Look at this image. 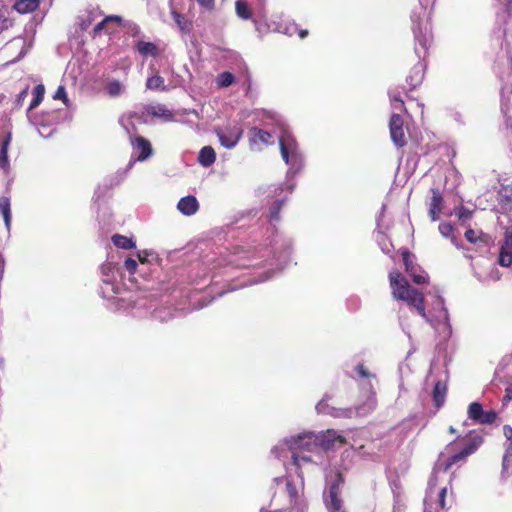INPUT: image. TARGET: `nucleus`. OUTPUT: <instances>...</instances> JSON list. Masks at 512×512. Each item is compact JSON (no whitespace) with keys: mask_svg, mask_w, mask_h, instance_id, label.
<instances>
[{"mask_svg":"<svg viewBox=\"0 0 512 512\" xmlns=\"http://www.w3.org/2000/svg\"><path fill=\"white\" fill-rule=\"evenodd\" d=\"M105 92L112 98L121 96L125 92V85L116 79H110L104 87Z\"/></svg>","mask_w":512,"mask_h":512,"instance_id":"22","label":"nucleus"},{"mask_svg":"<svg viewBox=\"0 0 512 512\" xmlns=\"http://www.w3.org/2000/svg\"><path fill=\"white\" fill-rule=\"evenodd\" d=\"M44 93H45L44 85L39 84L34 88V90H33L34 98H33L32 102L30 103L28 111L36 108L42 102V100L44 98Z\"/></svg>","mask_w":512,"mask_h":512,"instance_id":"34","label":"nucleus"},{"mask_svg":"<svg viewBox=\"0 0 512 512\" xmlns=\"http://www.w3.org/2000/svg\"><path fill=\"white\" fill-rule=\"evenodd\" d=\"M432 197L429 208V215L432 221H436L442 210V195L437 189H431Z\"/></svg>","mask_w":512,"mask_h":512,"instance_id":"19","label":"nucleus"},{"mask_svg":"<svg viewBox=\"0 0 512 512\" xmlns=\"http://www.w3.org/2000/svg\"><path fill=\"white\" fill-rule=\"evenodd\" d=\"M152 115L160 118H164L167 121H171L173 119L172 112L167 109L164 105H157L152 108Z\"/></svg>","mask_w":512,"mask_h":512,"instance_id":"38","label":"nucleus"},{"mask_svg":"<svg viewBox=\"0 0 512 512\" xmlns=\"http://www.w3.org/2000/svg\"><path fill=\"white\" fill-rule=\"evenodd\" d=\"M411 21L415 39L414 50L419 58V62L412 68L409 76L407 77V82L411 88H415L423 80L424 64L421 60L426 57L433 39L427 7H424L423 4L420 3V6L411 14Z\"/></svg>","mask_w":512,"mask_h":512,"instance_id":"4","label":"nucleus"},{"mask_svg":"<svg viewBox=\"0 0 512 512\" xmlns=\"http://www.w3.org/2000/svg\"><path fill=\"white\" fill-rule=\"evenodd\" d=\"M249 140L251 146H255L258 144L269 145L273 143L272 135L269 132L255 127L250 129Z\"/></svg>","mask_w":512,"mask_h":512,"instance_id":"17","label":"nucleus"},{"mask_svg":"<svg viewBox=\"0 0 512 512\" xmlns=\"http://www.w3.org/2000/svg\"><path fill=\"white\" fill-rule=\"evenodd\" d=\"M0 213L3 216L5 226L9 231L11 227V205L10 199L7 196L0 197Z\"/></svg>","mask_w":512,"mask_h":512,"instance_id":"26","label":"nucleus"},{"mask_svg":"<svg viewBox=\"0 0 512 512\" xmlns=\"http://www.w3.org/2000/svg\"><path fill=\"white\" fill-rule=\"evenodd\" d=\"M502 110H503L504 112H506V108H505V106H504V105L502 106Z\"/></svg>","mask_w":512,"mask_h":512,"instance_id":"61","label":"nucleus"},{"mask_svg":"<svg viewBox=\"0 0 512 512\" xmlns=\"http://www.w3.org/2000/svg\"><path fill=\"white\" fill-rule=\"evenodd\" d=\"M345 443V438L336 430L328 429L325 432L314 434L302 433L285 439L281 444L272 449V453L281 457L278 453L285 449L292 454L293 464L301 468L304 464L318 463L322 450L333 449Z\"/></svg>","mask_w":512,"mask_h":512,"instance_id":"1","label":"nucleus"},{"mask_svg":"<svg viewBox=\"0 0 512 512\" xmlns=\"http://www.w3.org/2000/svg\"><path fill=\"white\" fill-rule=\"evenodd\" d=\"M446 395V385L441 381L436 382L433 389V400L437 407L443 405Z\"/></svg>","mask_w":512,"mask_h":512,"instance_id":"28","label":"nucleus"},{"mask_svg":"<svg viewBox=\"0 0 512 512\" xmlns=\"http://www.w3.org/2000/svg\"><path fill=\"white\" fill-rule=\"evenodd\" d=\"M221 145L227 149L234 148L242 137L243 129L238 124L216 129Z\"/></svg>","mask_w":512,"mask_h":512,"instance_id":"11","label":"nucleus"},{"mask_svg":"<svg viewBox=\"0 0 512 512\" xmlns=\"http://www.w3.org/2000/svg\"><path fill=\"white\" fill-rule=\"evenodd\" d=\"M28 96V87L23 89L17 97V104H22V102L25 100V98Z\"/></svg>","mask_w":512,"mask_h":512,"instance_id":"53","label":"nucleus"},{"mask_svg":"<svg viewBox=\"0 0 512 512\" xmlns=\"http://www.w3.org/2000/svg\"><path fill=\"white\" fill-rule=\"evenodd\" d=\"M416 284H424L427 282V274L417 265L412 271L407 272Z\"/></svg>","mask_w":512,"mask_h":512,"instance_id":"35","label":"nucleus"},{"mask_svg":"<svg viewBox=\"0 0 512 512\" xmlns=\"http://www.w3.org/2000/svg\"><path fill=\"white\" fill-rule=\"evenodd\" d=\"M54 98L61 99V100H63V102L65 104H67L68 99H67L65 88L63 86L58 87L57 91L55 92Z\"/></svg>","mask_w":512,"mask_h":512,"instance_id":"48","label":"nucleus"},{"mask_svg":"<svg viewBox=\"0 0 512 512\" xmlns=\"http://www.w3.org/2000/svg\"><path fill=\"white\" fill-rule=\"evenodd\" d=\"M234 80L235 78L233 74H231L230 72H223L217 76L216 83L219 87L225 88L229 87L234 82Z\"/></svg>","mask_w":512,"mask_h":512,"instance_id":"39","label":"nucleus"},{"mask_svg":"<svg viewBox=\"0 0 512 512\" xmlns=\"http://www.w3.org/2000/svg\"><path fill=\"white\" fill-rule=\"evenodd\" d=\"M449 431H450L451 433H455V429H454V427H453V426H450V427H449Z\"/></svg>","mask_w":512,"mask_h":512,"instance_id":"59","label":"nucleus"},{"mask_svg":"<svg viewBox=\"0 0 512 512\" xmlns=\"http://www.w3.org/2000/svg\"><path fill=\"white\" fill-rule=\"evenodd\" d=\"M475 276H476V277L478 278V280H479V281H481V282H485V281H486V280H488V279H491V280H493V281H496V280H498V279H499V277H500V276H499V272H498V270H497L495 267H492V268H491V271H490V273H489V275H488V276H483V275H481V274H480V273H478V272H475Z\"/></svg>","mask_w":512,"mask_h":512,"instance_id":"44","label":"nucleus"},{"mask_svg":"<svg viewBox=\"0 0 512 512\" xmlns=\"http://www.w3.org/2000/svg\"><path fill=\"white\" fill-rule=\"evenodd\" d=\"M40 0H17L14 4V9L21 13L26 14L33 12L38 8Z\"/></svg>","mask_w":512,"mask_h":512,"instance_id":"24","label":"nucleus"},{"mask_svg":"<svg viewBox=\"0 0 512 512\" xmlns=\"http://www.w3.org/2000/svg\"><path fill=\"white\" fill-rule=\"evenodd\" d=\"M298 33H299V37L301 39H303V38H305L307 36L308 31L307 30H299Z\"/></svg>","mask_w":512,"mask_h":512,"instance_id":"57","label":"nucleus"},{"mask_svg":"<svg viewBox=\"0 0 512 512\" xmlns=\"http://www.w3.org/2000/svg\"><path fill=\"white\" fill-rule=\"evenodd\" d=\"M453 229V226L448 222H443L439 225L440 234L446 238L450 237L453 245H455L457 248H460L457 239L452 235Z\"/></svg>","mask_w":512,"mask_h":512,"instance_id":"32","label":"nucleus"},{"mask_svg":"<svg viewBox=\"0 0 512 512\" xmlns=\"http://www.w3.org/2000/svg\"><path fill=\"white\" fill-rule=\"evenodd\" d=\"M197 3L205 10H212L215 5V0H196Z\"/></svg>","mask_w":512,"mask_h":512,"instance_id":"49","label":"nucleus"},{"mask_svg":"<svg viewBox=\"0 0 512 512\" xmlns=\"http://www.w3.org/2000/svg\"><path fill=\"white\" fill-rule=\"evenodd\" d=\"M356 372L358 373V375L362 378H370V377H373L374 376L372 374H370L363 365H357L356 367Z\"/></svg>","mask_w":512,"mask_h":512,"instance_id":"51","label":"nucleus"},{"mask_svg":"<svg viewBox=\"0 0 512 512\" xmlns=\"http://www.w3.org/2000/svg\"><path fill=\"white\" fill-rule=\"evenodd\" d=\"M102 286L101 292L105 298H113L118 294L120 287L116 283L115 267L112 263H107L101 266Z\"/></svg>","mask_w":512,"mask_h":512,"instance_id":"9","label":"nucleus"},{"mask_svg":"<svg viewBox=\"0 0 512 512\" xmlns=\"http://www.w3.org/2000/svg\"><path fill=\"white\" fill-rule=\"evenodd\" d=\"M177 209L185 216L194 215L199 209L198 200L192 195L182 197L178 201Z\"/></svg>","mask_w":512,"mask_h":512,"instance_id":"16","label":"nucleus"},{"mask_svg":"<svg viewBox=\"0 0 512 512\" xmlns=\"http://www.w3.org/2000/svg\"><path fill=\"white\" fill-rule=\"evenodd\" d=\"M285 202V198H281L275 202V204L270 208L269 218L270 221H278L279 220V211L282 205Z\"/></svg>","mask_w":512,"mask_h":512,"instance_id":"41","label":"nucleus"},{"mask_svg":"<svg viewBox=\"0 0 512 512\" xmlns=\"http://www.w3.org/2000/svg\"><path fill=\"white\" fill-rule=\"evenodd\" d=\"M112 241L116 247L122 248V249H132L135 247V242L126 236L122 235H114L112 237Z\"/></svg>","mask_w":512,"mask_h":512,"instance_id":"29","label":"nucleus"},{"mask_svg":"<svg viewBox=\"0 0 512 512\" xmlns=\"http://www.w3.org/2000/svg\"><path fill=\"white\" fill-rule=\"evenodd\" d=\"M343 483L341 474H336L334 480L330 483L328 492L324 493V502L329 512H345L342 510V500L340 498V489Z\"/></svg>","mask_w":512,"mask_h":512,"instance_id":"8","label":"nucleus"},{"mask_svg":"<svg viewBox=\"0 0 512 512\" xmlns=\"http://www.w3.org/2000/svg\"><path fill=\"white\" fill-rule=\"evenodd\" d=\"M497 417L494 410L483 411L482 417L480 418V424H492Z\"/></svg>","mask_w":512,"mask_h":512,"instance_id":"45","label":"nucleus"},{"mask_svg":"<svg viewBox=\"0 0 512 512\" xmlns=\"http://www.w3.org/2000/svg\"><path fill=\"white\" fill-rule=\"evenodd\" d=\"M495 71L501 81H506V85L501 88V97L510 101L512 95V54L508 48L497 57Z\"/></svg>","mask_w":512,"mask_h":512,"instance_id":"7","label":"nucleus"},{"mask_svg":"<svg viewBox=\"0 0 512 512\" xmlns=\"http://www.w3.org/2000/svg\"><path fill=\"white\" fill-rule=\"evenodd\" d=\"M216 160V154L211 146H204L198 156V161L203 167L211 166Z\"/></svg>","mask_w":512,"mask_h":512,"instance_id":"23","label":"nucleus"},{"mask_svg":"<svg viewBox=\"0 0 512 512\" xmlns=\"http://www.w3.org/2000/svg\"><path fill=\"white\" fill-rule=\"evenodd\" d=\"M499 4L503 5L509 17H512V0H496Z\"/></svg>","mask_w":512,"mask_h":512,"instance_id":"50","label":"nucleus"},{"mask_svg":"<svg viewBox=\"0 0 512 512\" xmlns=\"http://www.w3.org/2000/svg\"><path fill=\"white\" fill-rule=\"evenodd\" d=\"M236 14L243 20L252 19L255 14L259 19H266L265 0H259L258 5L253 9L250 8L246 0H237L235 3Z\"/></svg>","mask_w":512,"mask_h":512,"instance_id":"12","label":"nucleus"},{"mask_svg":"<svg viewBox=\"0 0 512 512\" xmlns=\"http://www.w3.org/2000/svg\"><path fill=\"white\" fill-rule=\"evenodd\" d=\"M154 317L157 318V319H160L161 321L164 320V318H162L161 316H159L156 312L154 314Z\"/></svg>","mask_w":512,"mask_h":512,"instance_id":"58","label":"nucleus"},{"mask_svg":"<svg viewBox=\"0 0 512 512\" xmlns=\"http://www.w3.org/2000/svg\"><path fill=\"white\" fill-rule=\"evenodd\" d=\"M110 22H121V17L119 16H107L102 21H100L98 24L95 25L93 29L94 36L98 35L102 30L106 28V25Z\"/></svg>","mask_w":512,"mask_h":512,"instance_id":"37","label":"nucleus"},{"mask_svg":"<svg viewBox=\"0 0 512 512\" xmlns=\"http://www.w3.org/2000/svg\"><path fill=\"white\" fill-rule=\"evenodd\" d=\"M11 133H8L5 138L1 142L0 147V168L4 171L5 174H8L10 171V162L8 159V149L11 143Z\"/></svg>","mask_w":512,"mask_h":512,"instance_id":"18","label":"nucleus"},{"mask_svg":"<svg viewBox=\"0 0 512 512\" xmlns=\"http://www.w3.org/2000/svg\"><path fill=\"white\" fill-rule=\"evenodd\" d=\"M482 405L478 402H472L468 408V417L474 422L480 423V418L483 413Z\"/></svg>","mask_w":512,"mask_h":512,"instance_id":"30","label":"nucleus"},{"mask_svg":"<svg viewBox=\"0 0 512 512\" xmlns=\"http://www.w3.org/2000/svg\"><path fill=\"white\" fill-rule=\"evenodd\" d=\"M170 8H171V15L177 24L178 28L184 32L189 33L191 30V22L187 20L182 14L177 12L175 8L172 5V2H170Z\"/></svg>","mask_w":512,"mask_h":512,"instance_id":"27","label":"nucleus"},{"mask_svg":"<svg viewBox=\"0 0 512 512\" xmlns=\"http://www.w3.org/2000/svg\"><path fill=\"white\" fill-rule=\"evenodd\" d=\"M275 481L277 483L279 482H285L286 490L288 492V495L290 497L291 501H295L298 499L299 494L302 490V480L298 483V485L293 484L290 480L286 478H276Z\"/></svg>","mask_w":512,"mask_h":512,"instance_id":"25","label":"nucleus"},{"mask_svg":"<svg viewBox=\"0 0 512 512\" xmlns=\"http://www.w3.org/2000/svg\"><path fill=\"white\" fill-rule=\"evenodd\" d=\"M455 214L461 221H466L472 217V211L463 206L456 209Z\"/></svg>","mask_w":512,"mask_h":512,"instance_id":"46","label":"nucleus"},{"mask_svg":"<svg viewBox=\"0 0 512 512\" xmlns=\"http://www.w3.org/2000/svg\"><path fill=\"white\" fill-rule=\"evenodd\" d=\"M10 14L11 12L7 8H0V33L13 25Z\"/></svg>","mask_w":512,"mask_h":512,"instance_id":"31","label":"nucleus"},{"mask_svg":"<svg viewBox=\"0 0 512 512\" xmlns=\"http://www.w3.org/2000/svg\"><path fill=\"white\" fill-rule=\"evenodd\" d=\"M389 127L391 139L394 144L398 147H403L406 144L403 120L396 112H393L391 115Z\"/></svg>","mask_w":512,"mask_h":512,"instance_id":"14","label":"nucleus"},{"mask_svg":"<svg viewBox=\"0 0 512 512\" xmlns=\"http://www.w3.org/2000/svg\"><path fill=\"white\" fill-rule=\"evenodd\" d=\"M402 258L405 266L406 272L412 271L417 265L413 262L412 255L409 251H403Z\"/></svg>","mask_w":512,"mask_h":512,"instance_id":"43","label":"nucleus"},{"mask_svg":"<svg viewBox=\"0 0 512 512\" xmlns=\"http://www.w3.org/2000/svg\"><path fill=\"white\" fill-rule=\"evenodd\" d=\"M379 236L380 237H378V241H379V243L381 245L382 251L384 253H389L390 252V248H389L390 245L388 243L384 242V235L382 233H379Z\"/></svg>","mask_w":512,"mask_h":512,"instance_id":"52","label":"nucleus"},{"mask_svg":"<svg viewBox=\"0 0 512 512\" xmlns=\"http://www.w3.org/2000/svg\"><path fill=\"white\" fill-rule=\"evenodd\" d=\"M368 389H367V398L366 401L357 406L355 409L349 408V409H336L333 407H330L325 400H321L316 405V410L318 413L322 414H330L334 417H352L353 415L358 416H365L372 411L375 410L377 405V399H376V393L374 391L373 385L369 382L368 383Z\"/></svg>","mask_w":512,"mask_h":512,"instance_id":"6","label":"nucleus"},{"mask_svg":"<svg viewBox=\"0 0 512 512\" xmlns=\"http://www.w3.org/2000/svg\"><path fill=\"white\" fill-rule=\"evenodd\" d=\"M122 301H126V299H122ZM127 301H129V303L132 305V306H142L138 300H133L132 298H128Z\"/></svg>","mask_w":512,"mask_h":512,"instance_id":"56","label":"nucleus"},{"mask_svg":"<svg viewBox=\"0 0 512 512\" xmlns=\"http://www.w3.org/2000/svg\"><path fill=\"white\" fill-rule=\"evenodd\" d=\"M5 271V259L2 254H0V279L3 278Z\"/></svg>","mask_w":512,"mask_h":512,"instance_id":"55","label":"nucleus"},{"mask_svg":"<svg viewBox=\"0 0 512 512\" xmlns=\"http://www.w3.org/2000/svg\"><path fill=\"white\" fill-rule=\"evenodd\" d=\"M390 286L393 298L405 301L414 307L427 322H429L439 333L446 336L451 334L449 314L444 305V299L437 295L434 301V314L428 315L424 306V296L417 289L410 287L407 280L397 271L389 274Z\"/></svg>","mask_w":512,"mask_h":512,"instance_id":"2","label":"nucleus"},{"mask_svg":"<svg viewBox=\"0 0 512 512\" xmlns=\"http://www.w3.org/2000/svg\"><path fill=\"white\" fill-rule=\"evenodd\" d=\"M465 238L468 242L483 248H489L492 243V238L481 230L468 229Z\"/></svg>","mask_w":512,"mask_h":512,"instance_id":"15","label":"nucleus"},{"mask_svg":"<svg viewBox=\"0 0 512 512\" xmlns=\"http://www.w3.org/2000/svg\"><path fill=\"white\" fill-rule=\"evenodd\" d=\"M12 45L13 46H21V51H20V54H19V57H22L24 56L27 51L31 48L32 46V42H26L25 40H23L22 38H15L13 41H12Z\"/></svg>","mask_w":512,"mask_h":512,"instance_id":"42","label":"nucleus"},{"mask_svg":"<svg viewBox=\"0 0 512 512\" xmlns=\"http://www.w3.org/2000/svg\"><path fill=\"white\" fill-rule=\"evenodd\" d=\"M124 266L130 273H134L136 271L138 264L136 260L132 258H127L124 262Z\"/></svg>","mask_w":512,"mask_h":512,"instance_id":"47","label":"nucleus"},{"mask_svg":"<svg viewBox=\"0 0 512 512\" xmlns=\"http://www.w3.org/2000/svg\"><path fill=\"white\" fill-rule=\"evenodd\" d=\"M498 262L501 266L509 267L512 264V245L511 239L506 238L501 246Z\"/></svg>","mask_w":512,"mask_h":512,"instance_id":"20","label":"nucleus"},{"mask_svg":"<svg viewBox=\"0 0 512 512\" xmlns=\"http://www.w3.org/2000/svg\"><path fill=\"white\" fill-rule=\"evenodd\" d=\"M130 143L132 146V160L129 166H132L135 161H145L153 154L150 141L142 136H130Z\"/></svg>","mask_w":512,"mask_h":512,"instance_id":"10","label":"nucleus"},{"mask_svg":"<svg viewBox=\"0 0 512 512\" xmlns=\"http://www.w3.org/2000/svg\"><path fill=\"white\" fill-rule=\"evenodd\" d=\"M270 277H271V276H270V274H269V275H267V276H266V278H265V279H262L261 281H265V280L269 279Z\"/></svg>","mask_w":512,"mask_h":512,"instance_id":"60","label":"nucleus"},{"mask_svg":"<svg viewBox=\"0 0 512 512\" xmlns=\"http://www.w3.org/2000/svg\"><path fill=\"white\" fill-rule=\"evenodd\" d=\"M390 101L394 112L403 110L404 102L401 99L400 94L398 92H390Z\"/></svg>","mask_w":512,"mask_h":512,"instance_id":"40","label":"nucleus"},{"mask_svg":"<svg viewBox=\"0 0 512 512\" xmlns=\"http://www.w3.org/2000/svg\"><path fill=\"white\" fill-rule=\"evenodd\" d=\"M482 443L483 437L480 434L472 433L469 438V443L465 445L461 452L451 456L445 463L438 464L435 467L428 483L426 497L424 500V512L446 511L445 497L447 488L442 487L440 489H436L439 471L442 470L445 473L453 464L473 454Z\"/></svg>","mask_w":512,"mask_h":512,"instance_id":"3","label":"nucleus"},{"mask_svg":"<svg viewBox=\"0 0 512 512\" xmlns=\"http://www.w3.org/2000/svg\"><path fill=\"white\" fill-rule=\"evenodd\" d=\"M512 400V388H506L505 390V396L503 397V404L508 403Z\"/></svg>","mask_w":512,"mask_h":512,"instance_id":"54","label":"nucleus"},{"mask_svg":"<svg viewBox=\"0 0 512 512\" xmlns=\"http://www.w3.org/2000/svg\"><path fill=\"white\" fill-rule=\"evenodd\" d=\"M274 30L286 34L288 36H292L298 32V27L294 22H285L276 25Z\"/></svg>","mask_w":512,"mask_h":512,"instance_id":"36","label":"nucleus"},{"mask_svg":"<svg viewBox=\"0 0 512 512\" xmlns=\"http://www.w3.org/2000/svg\"><path fill=\"white\" fill-rule=\"evenodd\" d=\"M280 130V152L282 159L289 166L287 176H294L302 169L304 165V158L299 149L297 141L295 140L291 132L287 129V127L284 124H281Z\"/></svg>","mask_w":512,"mask_h":512,"instance_id":"5","label":"nucleus"},{"mask_svg":"<svg viewBox=\"0 0 512 512\" xmlns=\"http://www.w3.org/2000/svg\"><path fill=\"white\" fill-rule=\"evenodd\" d=\"M135 48L138 51L139 54H141L144 57L147 56H157L159 55L160 51L159 48L156 46V44L152 42H146V41H137L135 44Z\"/></svg>","mask_w":512,"mask_h":512,"instance_id":"21","label":"nucleus"},{"mask_svg":"<svg viewBox=\"0 0 512 512\" xmlns=\"http://www.w3.org/2000/svg\"><path fill=\"white\" fill-rule=\"evenodd\" d=\"M503 434L506 442L504 443L505 452L502 460V476L509 477L512 475V427L504 425Z\"/></svg>","mask_w":512,"mask_h":512,"instance_id":"13","label":"nucleus"},{"mask_svg":"<svg viewBox=\"0 0 512 512\" xmlns=\"http://www.w3.org/2000/svg\"><path fill=\"white\" fill-rule=\"evenodd\" d=\"M146 88L150 90H165L163 77L160 75H152L146 81Z\"/></svg>","mask_w":512,"mask_h":512,"instance_id":"33","label":"nucleus"}]
</instances>
